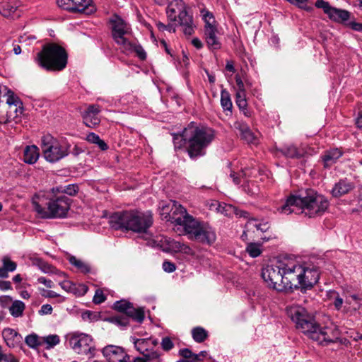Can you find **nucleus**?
Returning <instances> with one entry per match:
<instances>
[{
	"label": "nucleus",
	"instance_id": "obj_7",
	"mask_svg": "<svg viewBox=\"0 0 362 362\" xmlns=\"http://www.w3.org/2000/svg\"><path fill=\"white\" fill-rule=\"evenodd\" d=\"M71 144L66 138H55L47 134L42 136L41 148L44 158L54 163L70 154Z\"/></svg>",
	"mask_w": 362,
	"mask_h": 362
},
{
	"label": "nucleus",
	"instance_id": "obj_63",
	"mask_svg": "<svg viewBox=\"0 0 362 362\" xmlns=\"http://www.w3.org/2000/svg\"><path fill=\"white\" fill-rule=\"evenodd\" d=\"M0 362H18V361L11 354H4L0 358Z\"/></svg>",
	"mask_w": 362,
	"mask_h": 362
},
{
	"label": "nucleus",
	"instance_id": "obj_23",
	"mask_svg": "<svg viewBox=\"0 0 362 362\" xmlns=\"http://www.w3.org/2000/svg\"><path fill=\"white\" fill-rule=\"evenodd\" d=\"M218 211L221 214H224L226 216H231L233 214H235L239 217H245L248 218L249 214L248 212L238 209L235 206H233L230 204H219L217 208Z\"/></svg>",
	"mask_w": 362,
	"mask_h": 362
},
{
	"label": "nucleus",
	"instance_id": "obj_15",
	"mask_svg": "<svg viewBox=\"0 0 362 362\" xmlns=\"http://www.w3.org/2000/svg\"><path fill=\"white\" fill-rule=\"evenodd\" d=\"M102 107L98 104L89 105L83 112V123L90 128H95L100 123V112Z\"/></svg>",
	"mask_w": 362,
	"mask_h": 362
},
{
	"label": "nucleus",
	"instance_id": "obj_40",
	"mask_svg": "<svg viewBox=\"0 0 362 362\" xmlns=\"http://www.w3.org/2000/svg\"><path fill=\"white\" fill-rule=\"evenodd\" d=\"M240 173L241 175L237 174L235 172H232L230 174V177L233 179V182L235 185H239L240 183V177L244 178L247 176H250V175L252 173V168L247 167L242 168Z\"/></svg>",
	"mask_w": 362,
	"mask_h": 362
},
{
	"label": "nucleus",
	"instance_id": "obj_21",
	"mask_svg": "<svg viewBox=\"0 0 362 362\" xmlns=\"http://www.w3.org/2000/svg\"><path fill=\"white\" fill-rule=\"evenodd\" d=\"M6 103L9 108V110L8 111L9 117H18L19 114H22V103L18 97L13 95H8Z\"/></svg>",
	"mask_w": 362,
	"mask_h": 362
},
{
	"label": "nucleus",
	"instance_id": "obj_31",
	"mask_svg": "<svg viewBox=\"0 0 362 362\" xmlns=\"http://www.w3.org/2000/svg\"><path fill=\"white\" fill-rule=\"evenodd\" d=\"M105 321L109 322L121 329H124L129 325V320L128 317L124 315H116L104 319Z\"/></svg>",
	"mask_w": 362,
	"mask_h": 362
},
{
	"label": "nucleus",
	"instance_id": "obj_48",
	"mask_svg": "<svg viewBox=\"0 0 362 362\" xmlns=\"http://www.w3.org/2000/svg\"><path fill=\"white\" fill-rule=\"evenodd\" d=\"M62 288L66 292L72 293L76 294L78 292L76 291V285L72 283L70 281L65 280L59 283Z\"/></svg>",
	"mask_w": 362,
	"mask_h": 362
},
{
	"label": "nucleus",
	"instance_id": "obj_3",
	"mask_svg": "<svg viewBox=\"0 0 362 362\" xmlns=\"http://www.w3.org/2000/svg\"><path fill=\"white\" fill-rule=\"evenodd\" d=\"M109 224L115 230L146 233L153 224V216L149 211H118L110 216Z\"/></svg>",
	"mask_w": 362,
	"mask_h": 362
},
{
	"label": "nucleus",
	"instance_id": "obj_42",
	"mask_svg": "<svg viewBox=\"0 0 362 362\" xmlns=\"http://www.w3.org/2000/svg\"><path fill=\"white\" fill-rule=\"evenodd\" d=\"M57 190L69 196H74L78 192L79 187L76 184H69L64 187H57Z\"/></svg>",
	"mask_w": 362,
	"mask_h": 362
},
{
	"label": "nucleus",
	"instance_id": "obj_29",
	"mask_svg": "<svg viewBox=\"0 0 362 362\" xmlns=\"http://www.w3.org/2000/svg\"><path fill=\"white\" fill-rule=\"evenodd\" d=\"M78 4L76 5V11L84 13L86 14H91L96 11L95 5L92 0H74Z\"/></svg>",
	"mask_w": 362,
	"mask_h": 362
},
{
	"label": "nucleus",
	"instance_id": "obj_43",
	"mask_svg": "<svg viewBox=\"0 0 362 362\" xmlns=\"http://www.w3.org/2000/svg\"><path fill=\"white\" fill-rule=\"evenodd\" d=\"M58 6L62 9L76 11V5H78L74 0H57Z\"/></svg>",
	"mask_w": 362,
	"mask_h": 362
},
{
	"label": "nucleus",
	"instance_id": "obj_38",
	"mask_svg": "<svg viewBox=\"0 0 362 362\" xmlns=\"http://www.w3.org/2000/svg\"><path fill=\"white\" fill-rule=\"evenodd\" d=\"M86 141L90 144L98 145L99 148L102 151H105L108 148L107 144L102 140L98 134L93 132H90L86 136Z\"/></svg>",
	"mask_w": 362,
	"mask_h": 362
},
{
	"label": "nucleus",
	"instance_id": "obj_26",
	"mask_svg": "<svg viewBox=\"0 0 362 362\" xmlns=\"http://www.w3.org/2000/svg\"><path fill=\"white\" fill-rule=\"evenodd\" d=\"M121 52L126 55H129L133 53H135L136 55L141 59L145 60L146 59V52L142 47V46L139 44H136L132 41H129V47H126L125 46L121 49Z\"/></svg>",
	"mask_w": 362,
	"mask_h": 362
},
{
	"label": "nucleus",
	"instance_id": "obj_33",
	"mask_svg": "<svg viewBox=\"0 0 362 362\" xmlns=\"http://www.w3.org/2000/svg\"><path fill=\"white\" fill-rule=\"evenodd\" d=\"M127 317H132L134 321L141 323L145 317L144 309V308H135L132 305L127 311Z\"/></svg>",
	"mask_w": 362,
	"mask_h": 362
},
{
	"label": "nucleus",
	"instance_id": "obj_14",
	"mask_svg": "<svg viewBox=\"0 0 362 362\" xmlns=\"http://www.w3.org/2000/svg\"><path fill=\"white\" fill-rule=\"evenodd\" d=\"M315 5L317 8H322L329 18L334 22L345 23L350 18L348 11L333 7L324 0H317Z\"/></svg>",
	"mask_w": 362,
	"mask_h": 362
},
{
	"label": "nucleus",
	"instance_id": "obj_45",
	"mask_svg": "<svg viewBox=\"0 0 362 362\" xmlns=\"http://www.w3.org/2000/svg\"><path fill=\"white\" fill-rule=\"evenodd\" d=\"M82 318L84 320H89L90 322L98 321L101 318L100 313L86 310L82 313Z\"/></svg>",
	"mask_w": 362,
	"mask_h": 362
},
{
	"label": "nucleus",
	"instance_id": "obj_32",
	"mask_svg": "<svg viewBox=\"0 0 362 362\" xmlns=\"http://www.w3.org/2000/svg\"><path fill=\"white\" fill-rule=\"evenodd\" d=\"M148 341H134V346L144 356L148 358H156L158 357V354L156 351H150L148 349H144L146 344Z\"/></svg>",
	"mask_w": 362,
	"mask_h": 362
},
{
	"label": "nucleus",
	"instance_id": "obj_28",
	"mask_svg": "<svg viewBox=\"0 0 362 362\" xmlns=\"http://www.w3.org/2000/svg\"><path fill=\"white\" fill-rule=\"evenodd\" d=\"M18 7L16 0H4L0 4V13L5 17L13 14Z\"/></svg>",
	"mask_w": 362,
	"mask_h": 362
},
{
	"label": "nucleus",
	"instance_id": "obj_59",
	"mask_svg": "<svg viewBox=\"0 0 362 362\" xmlns=\"http://www.w3.org/2000/svg\"><path fill=\"white\" fill-rule=\"evenodd\" d=\"M25 344L31 349L39 350L40 346L43 345V341H25Z\"/></svg>",
	"mask_w": 362,
	"mask_h": 362
},
{
	"label": "nucleus",
	"instance_id": "obj_25",
	"mask_svg": "<svg viewBox=\"0 0 362 362\" xmlns=\"http://www.w3.org/2000/svg\"><path fill=\"white\" fill-rule=\"evenodd\" d=\"M279 151L283 155L290 158H300L304 156L305 151L303 148H297L293 144H288L281 147Z\"/></svg>",
	"mask_w": 362,
	"mask_h": 362
},
{
	"label": "nucleus",
	"instance_id": "obj_10",
	"mask_svg": "<svg viewBox=\"0 0 362 362\" xmlns=\"http://www.w3.org/2000/svg\"><path fill=\"white\" fill-rule=\"evenodd\" d=\"M160 215L163 220L170 222L173 230L177 234L187 221V217L189 216L186 209L175 201H170L168 204L161 203Z\"/></svg>",
	"mask_w": 362,
	"mask_h": 362
},
{
	"label": "nucleus",
	"instance_id": "obj_34",
	"mask_svg": "<svg viewBox=\"0 0 362 362\" xmlns=\"http://www.w3.org/2000/svg\"><path fill=\"white\" fill-rule=\"evenodd\" d=\"M221 105L224 112L228 111L231 112L233 103L230 99V95L226 89H222L221 91Z\"/></svg>",
	"mask_w": 362,
	"mask_h": 362
},
{
	"label": "nucleus",
	"instance_id": "obj_49",
	"mask_svg": "<svg viewBox=\"0 0 362 362\" xmlns=\"http://www.w3.org/2000/svg\"><path fill=\"white\" fill-rule=\"evenodd\" d=\"M235 103L239 108H243L247 106L245 91L236 92Z\"/></svg>",
	"mask_w": 362,
	"mask_h": 362
},
{
	"label": "nucleus",
	"instance_id": "obj_11",
	"mask_svg": "<svg viewBox=\"0 0 362 362\" xmlns=\"http://www.w3.org/2000/svg\"><path fill=\"white\" fill-rule=\"evenodd\" d=\"M110 23L112 37L120 50L124 46L129 47L130 40L127 37L132 32L130 25L117 15L110 18Z\"/></svg>",
	"mask_w": 362,
	"mask_h": 362
},
{
	"label": "nucleus",
	"instance_id": "obj_13",
	"mask_svg": "<svg viewBox=\"0 0 362 362\" xmlns=\"http://www.w3.org/2000/svg\"><path fill=\"white\" fill-rule=\"evenodd\" d=\"M262 278L270 288L279 292L285 291L283 268L281 261L276 264H268L262 269Z\"/></svg>",
	"mask_w": 362,
	"mask_h": 362
},
{
	"label": "nucleus",
	"instance_id": "obj_19",
	"mask_svg": "<svg viewBox=\"0 0 362 362\" xmlns=\"http://www.w3.org/2000/svg\"><path fill=\"white\" fill-rule=\"evenodd\" d=\"M354 187L355 185L353 182L347 179H341L334 185L332 189V194L334 197H339L348 194L354 189Z\"/></svg>",
	"mask_w": 362,
	"mask_h": 362
},
{
	"label": "nucleus",
	"instance_id": "obj_52",
	"mask_svg": "<svg viewBox=\"0 0 362 362\" xmlns=\"http://www.w3.org/2000/svg\"><path fill=\"white\" fill-rule=\"evenodd\" d=\"M156 27L160 31H165L167 30L170 33H175L176 29L175 26L172 23H168V25H165L160 21L156 23Z\"/></svg>",
	"mask_w": 362,
	"mask_h": 362
},
{
	"label": "nucleus",
	"instance_id": "obj_12",
	"mask_svg": "<svg viewBox=\"0 0 362 362\" xmlns=\"http://www.w3.org/2000/svg\"><path fill=\"white\" fill-rule=\"evenodd\" d=\"M204 22V37L209 49L216 50L221 47V42L218 36L217 23L213 13L206 10L201 11Z\"/></svg>",
	"mask_w": 362,
	"mask_h": 362
},
{
	"label": "nucleus",
	"instance_id": "obj_50",
	"mask_svg": "<svg viewBox=\"0 0 362 362\" xmlns=\"http://www.w3.org/2000/svg\"><path fill=\"white\" fill-rule=\"evenodd\" d=\"M88 337H89V336L87 334L83 333V332H81L79 331L71 332L67 333L64 336L65 339H71V340H74V339H87Z\"/></svg>",
	"mask_w": 362,
	"mask_h": 362
},
{
	"label": "nucleus",
	"instance_id": "obj_46",
	"mask_svg": "<svg viewBox=\"0 0 362 362\" xmlns=\"http://www.w3.org/2000/svg\"><path fill=\"white\" fill-rule=\"evenodd\" d=\"M18 336L21 339L23 338L16 330L11 328H5L2 331L3 339H14Z\"/></svg>",
	"mask_w": 362,
	"mask_h": 362
},
{
	"label": "nucleus",
	"instance_id": "obj_5",
	"mask_svg": "<svg viewBox=\"0 0 362 362\" xmlns=\"http://www.w3.org/2000/svg\"><path fill=\"white\" fill-rule=\"evenodd\" d=\"M68 55L65 49L55 43L43 45L34 58L35 62L47 71H60L67 64Z\"/></svg>",
	"mask_w": 362,
	"mask_h": 362
},
{
	"label": "nucleus",
	"instance_id": "obj_64",
	"mask_svg": "<svg viewBox=\"0 0 362 362\" xmlns=\"http://www.w3.org/2000/svg\"><path fill=\"white\" fill-rule=\"evenodd\" d=\"M83 149L79 147L78 145H74V147L71 148H70V153L72 155L77 156L79 154H81L83 152Z\"/></svg>",
	"mask_w": 362,
	"mask_h": 362
},
{
	"label": "nucleus",
	"instance_id": "obj_4",
	"mask_svg": "<svg viewBox=\"0 0 362 362\" xmlns=\"http://www.w3.org/2000/svg\"><path fill=\"white\" fill-rule=\"evenodd\" d=\"M185 136L188 139L187 151L189 158L193 160L204 156L215 138V132L211 128L197 126L194 122L185 128Z\"/></svg>",
	"mask_w": 362,
	"mask_h": 362
},
{
	"label": "nucleus",
	"instance_id": "obj_24",
	"mask_svg": "<svg viewBox=\"0 0 362 362\" xmlns=\"http://www.w3.org/2000/svg\"><path fill=\"white\" fill-rule=\"evenodd\" d=\"M247 230H256L261 233L268 232L270 228V223L264 219L249 218L246 225Z\"/></svg>",
	"mask_w": 362,
	"mask_h": 362
},
{
	"label": "nucleus",
	"instance_id": "obj_18",
	"mask_svg": "<svg viewBox=\"0 0 362 362\" xmlns=\"http://www.w3.org/2000/svg\"><path fill=\"white\" fill-rule=\"evenodd\" d=\"M104 354L110 362H128L129 356L123 348L118 346H108L104 349Z\"/></svg>",
	"mask_w": 362,
	"mask_h": 362
},
{
	"label": "nucleus",
	"instance_id": "obj_58",
	"mask_svg": "<svg viewBox=\"0 0 362 362\" xmlns=\"http://www.w3.org/2000/svg\"><path fill=\"white\" fill-rule=\"evenodd\" d=\"M12 303V298L8 296H0V305L3 308H8Z\"/></svg>",
	"mask_w": 362,
	"mask_h": 362
},
{
	"label": "nucleus",
	"instance_id": "obj_1",
	"mask_svg": "<svg viewBox=\"0 0 362 362\" xmlns=\"http://www.w3.org/2000/svg\"><path fill=\"white\" fill-rule=\"evenodd\" d=\"M315 260L285 259L281 261L285 291L300 289L301 292H306L310 290L320 279V267Z\"/></svg>",
	"mask_w": 362,
	"mask_h": 362
},
{
	"label": "nucleus",
	"instance_id": "obj_8",
	"mask_svg": "<svg viewBox=\"0 0 362 362\" xmlns=\"http://www.w3.org/2000/svg\"><path fill=\"white\" fill-rule=\"evenodd\" d=\"M178 235H189L191 238L209 245H212L216 239L215 230L211 227L201 224L191 215L187 217V221Z\"/></svg>",
	"mask_w": 362,
	"mask_h": 362
},
{
	"label": "nucleus",
	"instance_id": "obj_47",
	"mask_svg": "<svg viewBox=\"0 0 362 362\" xmlns=\"http://www.w3.org/2000/svg\"><path fill=\"white\" fill-rule=\"evenodd\" d=\"M2 267H4V269L8 272H13L16 269L17 264L16 262L11 260L10 257L5 256L2 259Z\"/></svg>",
	"mask_w": 362,
	"mask_h": 362
},
{
	"label": "nucleus",
	"instance_id": "obj_53",
	"mask_svg": "<svg viewBox=\"0 0 362 362\" xmlns=\"http://www.w3.org/2000/svg\"><path fill=\"white\" fill-rule=\"evenodd\" d=\"M173 3H171L166 9L168 18L172 22L176 21L177 18L176 9L173 7Z\"/></svg>",
	"mask_w": 362,
	"mask_h": 362
},
{
	"label": "nucleus",
	"instance_id": "obj_57",
	"mask_svg": "<svg viewBox=\"0 0 362 362\" xmlns=\"http://www.w3.org/2000/svg\"><path fill=\"white\" fill-rule=\"evenodd\" d=\"M180 252L187 255L186 257L189 259H191V257H193L195 255V253L192 249L185 244L183 245V247H182Z\"/></svg>",
	"mask_w": 362,
	"mask_h": 362
},
{
	"label": "nucleus",
	"instance_id": "obj_41",
	"mask_svg": "<svg viewBox=\"0 0 362 362\" xmlns=\"http://www.w3.org/2000/svg\"><path fill=\"white\" fill-rule=\"evenodd\" d=\"M132 303L123 299L116 301L113 304V309L127 315V311L129 309H130V308H132Z\"/></svg>",
	"mask_w": 362,
	"mask_h": 362
},
{
	"label": "nucleus",
	"instance_id": "obj_61",
	"mask_svg": "<svg viewBox=\"0 0 362 362\" xmlns=\"http://www.w3.org/2000/svg\"><path fill=\"white\" fill-rule=\"evenodd\" d=\"M236 85L238 86L237 92L245 91L244 82L239 75H236L235 77Z\"/></svg>",
	"mask_w": 362,
	"mask_h": 362
},
{
	"label": "nucleus",
	"instance_id": "obj_60",
	"mask_svg": "<svg viewBox=\"0 0 362 362\" xmlns=\"http://www.w3.org/2000/svg\"><path fill=\"white\" fill-rule=\"evenodd\" d=\"M52 312V307L49 304H44L41 306L40 310H39L40 315H48L51 314Z\"/></svg>",
	"mask_w": 362,
	"mask_h": 362
},
{
	"label": "nucleus",
	"instance_id": "obj_54",
	"mask_svg": "<svg viewBox=\"0 0 362 362\" xmlns=\"http://www.w3.org/2000/svg\"><path fill=\"white\" fill-rule=\"evenodd\" d=\"M106 300V297L104 295L103 291L98 289L96 290L95 295L93 298V302L95 304H100Z\"/></svg>",
	"mask_w": 362,
	"mask_h": 362
},
{
	"label": "nucleus",
	"instance_id": "obj_56",
	"mask_svg": "<svg viewBox=\"0 0 362 362\" xmlns=\"http://www.w3.org/2000/svg\"><path fill=\"white\" fill-rule=\"evenodd\" d=\"M163 269L168 273H171L175 271V264L170 261L165 260L162 264Z\"/></svg>",
	"mask_w": 362,
	"mask_h": 362
},
{
	"label": "nucleus",
	"instance_id": "obj_44",
	"mask_svg": "<svg viewBox=\"0 0 362 362\" xmlns=\"http://www.w3.org/2000/svg\"><path fill=\"white\" fill-rule=\"evenodd\" d=\"M192 336L193 339H206L209 337L208 332L202 327L192 329Z\"/></svg>",
	"mask_w": 362,
	"mask_h": 362
},
{
	"label": "nucleus",
	"instance_id": "obj_37",
	"mask_svg": "<svg viewBox=\"0 0 362 362\" xmlns=\"http://www.w3.org/2000/svg\"><path fill=\"white\" fill-rule=\"evenodd\" d=\"M245 250L251 257H257L262 252V245L259 243H249Z\"/></svg>",
	"mask_w": 362,
	"mask_h": 362
},
{
	"label": "nucleus",
	"instance_id": "obj_51",
	"mask_svg": "<svg viewBox=\"0 0 362 362\" xmlns=\"http://www.w3.org/2000/svg\"><path fill=\"white\" fill-rule=\"evenodd\" d=\"M329 296L330 297L334 296L333 304L337 310H340L344 303L343 298H341L339 294L335 291H330Z\"/></svg>",
	"mask_w": 362,
	"mask_h": 362
},
{
	"label": "nucleus",
	"instance_id": "obj_62",
	"mask_svg": "<svg viewBox=\"0 0 362 362\" xmlns=\"http://www.w3.org/2000/svg\"><path fill=\"white\" fill-rule=\"evenodd\" d=\"M37 281L40 284H44L47 288H52L53 286L52 281L43 276L39 277Z\"/></svg>",
	"mask_w": 362,
	"mask_h": 362
},
{
	"label": "nucleus",
	"instance_id": "obj_55",
	"mask_svg": "<svg viewBox=\"0 0 362 362\" xmlns=\"http://www.w3.org/2000/svg\"><path fill=\"white\" fill-rule=\"evenodd\" d=\"M168 245L170 248L175 252H180L182 247H183L184 243L173 240L168 242Z\"/></svg>",
	"mask_w": 362,
	"mask_h": 362
},
{
	"label": "nucleus",
	"instance_id": "obj_2",
	"mask_svg": "<svg viewBox=\"0 0 362 362\" xmlns=\"http://www.w3.org/2000/svg\"><path fill=\"white\" fill-rule=\"evenodd\" d=\"M329 205V201L325 196L313 189H306L288 196L285 202L277 208V211L286 215L300 212L312 218L322 215Z\"/></svg>",
	"mask_w": 362,
	"mask_h": 362
},
{
	"label": "nucleus",
	"instance_id": "obj_9",
	"mask_svg": "<svg viewBox=\"0 0 362 362\" xmlns=\"http://www.w3.org/2000/svg\"><path fill=\"white\" fill-rule=\"evenodd\" d=\"M37 214L43 218H64L71 205V199L65 194L54 197L49 199L47 208L42 207L36 202H33Z\"/></svg>",
	"mask_w": 362,
	"mask_h": 362
},
{
	"label": "nucleus",
	"instance_id": "obj_16",
	"mask_svg": "<svg viewBox=\"0 0 362 362\" xmlns=\"http://www.w3.org/2000/svg\"><path fill=\"white\" fill-rule=\"evenodd\" d=\"M232 127L241 139L247 144L256 145L258 143L257 136L246 122L242 120H237L233 123Z\"/></svg>",
	"mask_w": 362,
	"mask_h": 362
},
{
	"label": "nucleus",
	"instance_id": "obj_35",
	"mask_svg": "<svg viewBox=\"0 0 362 362\" xmlns=\"http://www.w3.org/2000/svg\"><path fill=\"white\" fill-rule=\"evenodd\" d=\"M25 308V305L23 301L16 300L12 302L11 306H9V311L12 316L18 317L22 316Z\"/></svg>",
	"mask_w": 362,
	"mask_h": 362
},
{
	"label": "nucleus",
	"instance_id": "obj_30",
	"mask_svg": "<svg viewBox=\"0 0 362 362\" xmlns=\"http://www.w3.org/2000/svg\"><path fill=\"white\" fill-rule=\"evenodd\" d=\"M68 260L71 265L74 266L81 273L88 274L91 272L90 266L83 260L76 258L75 256L70 255L68 257Z\"/></svg>",
	"mask_w": 362,
	"mask_h": 362
},
{
	"label": "nucleus",
	"instance_id": "obj_6",
	"mask_svg": "<svg viewBox=\"0 0 362 362\" xmlns=\"http://www.w3.org/2000/svg\"><path fill=\"white\" fill-rule=\"evenodd\" d=\"M286 313L295 323L298 329L306 334H317L325 336L326 328L321 327L315 321L313 315L310 314L305 308L293 305L286 308Z\"/></svg>",
	"mask_w": 362,
	"mask_h": 362
},
{
	"label": "nucleus",
	"instance_id": "obj_22",
	"mask_svg": "<svg viewBox=\"0 0 362 362\" xmlns=\"http://www.w3.org/2000/svg\"><path fill=\"white\" fill-rule=\"evenodd\" d=\"M70 345L73 350L78 354L90 355V357L94 356L95 349L90 346L86 341H71Z\"/></svg>",
	"mask_w": 362,
	"mask_h": 362
},
{
	"label": "nucleus",
	"instance_id": "obj_36",
	"mask_svg": "<svg viewBox=\"0 0 362 362\" xmlns=\"http://www.w3.org/2000/svg\"><path fill=\"white\" fill-rule=\"evenodd\" d=\"M185 136V128L181 134H173V141L175 149L182 148L185 145H187V147L188 146V139Z\"/></svg>",
	"mask_w": 362,
	"mask_h": 362
},
{
	"label": "nucleus",
	"instance_id": "obj_20",
	"mask_svg": "<svg viewBox=\"0 0 362 362\" xmlns=\"http://www.w3.org/2000/svg\"><path fill=\"white\" fill-rule=\"evenodd\" d=\"M344 154L341 148H334L325 151L324 155L322 156V160L324 163L325 168H329L338 160Z\"/></svg>",
	"mask_w": 362,
	"mask_h": 362
},
{
	"label": "nucleus",
	"instance_id": "obj_17",
	"mask_svg": "<svg viewBox=\"0 0 362 362\" xmlns=\"http://www.w3.org/2000/svg\"><path fill=\"white\" fill-rule=\"evenodd\" d=\"M181 7L178 14L179 24L182 27L185 35H191L194 33L195 28L193 17L187 11L184 4H181Z\"/></svg>",
	"mask_w": 362,
	"mask_h": 362
},
{
	"label": "nucleus",
	"instance_id": "obj_27",
	"mask_svg": "<svg viewBox=\"0 0 362 362\" xmlns=\"http://www.w3.org/2000/svg\"><path fill=\"white\" fill-rule=\"evenodd\" d=\"M40 156L39 148L35 146H28L23 153V161L28 164H34Z\"/></svg>",
	"mask_w": 362,
	"mask_h": 362
},
{
	"label": "nucleus",
	"instance_id": "obj_39",
	"mask_svg": "<svg viewBox=\"0 0 362 362\" xmlns=\"http://www.w3.org/2000/svg\"><path fill=\"white\" fill-rule=\"evenodd\" d=\"M179 354L182 358L177 362H198L197 356H195L194 354L189 349H180Z\"/></svg>",
	"mask_w": 362,
	"mask_h": 362
}]
</instances>
